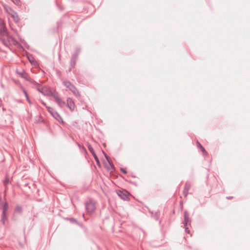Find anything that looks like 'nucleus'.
<instances>
[{"instance_id": "7c9ffc66", "label": "nucleus", "mask_w": 250, "mask_h": 250, "mask_svg": "<svg viewBox=\"0 0 250 250\" xmlns=\"http://www.w3.org/2000/svg\"><path fill=\"white\" fill-rule=\"evenodd\" d=\"M233 198L232 196H228V197H227V199H232Z\"/></svg>"}, {"instance_id": "c756f323", "label": "nucleus", "mask_w": 250, "mask_h": 250, "mask_svg": "<svg viewBox=\"0 0 250 250\" xmlns=\"http://www.w3.org/2000/svg\"><path fill=\"white\" fill-rule=\"evenodd\" d=\"M120 170H121V171L123 173H124V174H126L127 171H126V170H125V168H122H122H121Z\"/></svg>"}, {"instance_id": "6e6552de", "label": "nucleus", "mask_w": 250, "mask_h": 250, "mask_svg": "<svg viewBox=\"0 0 250 250\" xmlns=\"http://www.w3.org/2000/svg\"><path fill=\"white\" fill-rule=\"evenodd\" d=\"M8 33L3 21L0 20V38Z\"/></svg>"}, {"instance_id": "412c9836", "label": "nucleus", "mask_w": 250, "mask_h": 250, "mask_svg": "<svg viewBox=\"0 0 250 250\" xmlns=\"http://www.w3.org/2000/svg\"><path fill=\"white\" fill-rule=\"evenodd\" d=\"M23 93L24 94V95L26 97V99L27 100V101L28 102V103L29 104H31V102L28 97V94H27V92H26V91L25 90V89H23Z\"/></svg>"}, {"instance_id": "f3484780", "label": "nucleus", "mask_w": 250, "mask_h": 250, "mask_svg": "<svg viewBox=\"0 0 250 250\" xmlns=\"http://www.w3.org/2000/svg\"><path fill=\"white\" fill-rule=\"evenodd\" d=\"M56 102L58 103L60 107H62L65 104V102L62 101L61 98L57 99Z\"/></svg>"}, {"instance_id": "20e7f679", "label": "nucleus", "mask_w": 250, "mask_h": 250, "mask_svg": "<svg viewBox=\"0 0 250 250\" xmlns=\"http://www.w3.org/2000/svg\"><path fill=\"white\" fill-rule=\"evenodd\" d=\"M47 111L50 113V114L60 123L63 125L64 122L61 116L58 114V113L53 108L49 106H46Z\"/></svg>"}, {"instance_id": "ddd939ff", "label": "nucleus", "mask_w": 250, "mask_h": 250, "mask_svg": "<svg viewBox=\"0 0 250 250\" xmlns=\"http://www.w3.org/2000/svg\"><path fill=\"white\" fill-rule=\"evenodd\" d=\"M23 212V208L21 206L19 205H16L14 209V213L19 215H21Z\"/></svg>"}, {"instance_id": "7ed1b4c3", "label": "nucleus", "mask_w": 250, "mask_h": 250, "mask_svg": "<svg viewBox=\"0 0 250 250\" xmlns=\"http://www.w3.org/2000/svg\"><path fill=\"white\" fill-rule=\"evenodd\" d=\"M63 84L69 89L76 96H80V94L77 88L68 81H64L62 82Z\"/></svg>"}, {"instance_id": "4be33fe9", "label": "nucleus", "mask_w": 250, "mask_h": 250, "mask_svg": "<svg viewBox=\"0 0 250 250\" xmlns=\"http://www.w3.org/2000/svg\"><path fill=\"white\" fill-rule=\"evenodd\" d=\"M105 157L106 160H107V161L108 162V163L111 167V169L114 170L115 167H114V165H113V163L109 160V157L107 156H106V155H105Z\"/></svg>"}, {"instance_id": "6ab92c4d", "label": "nucleus", "mask_w": 250, "mask_h": 250, "mask_svg": "<svg viewBox=\"0 0 250 250\" xmlns=\"http://www.w3.org/2000/svg\"><path fill=\"white\" fill-rule=\"evenodd\" d=\"M10 179H9V177L6 175V178L5 179V180L3 181V185L5 186V187H6L7 186L8 184H9V183H10Z\"/></svg>"}, {"instance_id": "a211bd4d", "label": "nucleus", "mask_w": 250, "mask_h": 250, "mask_svg": "<svg viewBox=\"0 0 250 250\" xmlns=\"http://www.w3.org/2000/svg\"><path fill=\"white\" fill-rule=\"evenodd\" d=\"M50 96H53V98L55 99V101L57 100V99H59L60 97L59 96V94L57 92H52L51 90V94Z\"/></svg>"}, {"instance_id": "f8f14e48", "label": "nucleus", "mask_w": 250, "mask_h": 250, "mask_svg": "<svg viewBox=\"0 0 250 250\" xmlns=\"http://www.w3.org/2000/svg\"><path fill=\"white\" fill-rule=\"evenodd\" d=\"M67 106L69 108V109L72 111L74 110L75 108V104L72 99L70 98H68L67 99Z\"/></svg>"}, {"instance_id": "f03ea898", "label": "nucleus", "mask_w": 250, "mask_h": 250, "mask_svg": "<svg viewBox=\"0 0 250 250\" xmlns=\"http://www.w3.org/2000/svg\"><path fill=\"white\" fill-rule=\"evenodd\" d=\"M96 202L92 199H90L88 201L85 202L84 206L86 212L88 214L93 213L96 210Z\"/></svg>"}, {"instance_id": "0eeeda50", "label": "nucleus", "mask_w": 250, "mask_h": 250, "mask_svg": "<svg viewBox=\"0 0 250 250\" xmlns=\"http://www.w3.org/2000/svg\"><path fill=\"white\" fill-rule=\"evenodd\" d=\"M78 57V52H75L73 54L70 60V66L68 69V72H70L71 69L74 68L76 65V62Z\"/></svg>"}, {"instance_id": "cd10ccee", "label": "nucleus", "mask_w": 250, "mask_h": 250, "mask_svg": "<svg viewBox=\"0 0 250 250\" xmlns=\"http://www.w3.org/2000/svg\"><path fill=\"white\" fill-rule=\"evenodd\" d=\"M188 193V190H185L184 189L183 190V194L185 197H186Z\"/></svg>"}, {"instance_id": "c85d7f7f", "label": "nucleus", "mask_w": 250, "mask_h": 250, "mask_svg": "<svg viewBox=\"0 0 250 250\" xmlns=\"http://www.w3.org/2000/svg\"><path fill=\"white\" fill-rule=\"evenodd\" d=\"M28 60H29V61L32 64H34L35 62V61L34 60V59L32 58V59H30L29 57H28Z\"/></svg>"}, {"instance_id": "5701e85b", "label": "nucleus", "mask_w": 250, "mask_h": 250, "mask_svg": "<svg viewBox=\"0 0 250 250\" xmlns=\"http://www.w3.org/2000/svg\"><path fill=\"white\" fill-rule=\"evenodd\" d=\"M197 143H198V147H199V148L200 149L201 151L203 152V153H207V151L206 150H205V148L199 143L197 142Z\"/></svg>"}, {"instance_id": "4468645a", "label": "nucleus", "mask_w": 250, "mask_h": 250, "mask_svg": "<svg viewBox=\"0 0 250 250\" xmlns=\"http://www.w3.org/2000/svg\"><path fill=\"white\" fill-rule=\"evenodd\" d=\"M11 17L13 19L14 21L16 23L20 21V18L17 12H12V14L10 15Z\"/></svg>"}, {"instance_id": "2f4dec72", "label": "nucleus", "mask_w": 250, "mask_h": 250, "mask_svg": "<svg viewBox=\"0 0 250 250\" xmlns=\"http://www.w3.org/2000/svg\"><path fill=\"white\" fill-rule=\"evenodd\" d=\"M5 110H6V109H5L4 107H3V108H2V110H3V111H5Z\"/></svg>"}, {"instance_id": "1a4fd4ad", "label": "nucleus", "mask_w": 250, "mask_h": 250, "mask_svg": "<svg viewBox=\"0 0 250 250\" xmlns=\"http://www.w3.org/2000/svg\"><path fill=\"white\" fill-rule=\"evenodd\" d=\"M16 73L19 75L21 77L24 79L26 81L33 83V80L29 77L28 74L26 73L24 70H22L21 71H16Z\"/></svg>"}, {"instance_id": "f257e3e1", "label": "nucleus", "mask_w": 250, "mask_h": 250, "mask_svg": "<svg viewBox=\"0 0 250 250\" xmlns=\"http://www.w3.org/2000/svg\"><path fill=\"white\" fill-rule=\"evenodd\" d=\"M0 41L4 46L10 50H11L10 46L12 44L14 45L18 44V41L15 39L10 36L9 33L0 38Z\"/></svg>"}, {"instance_id": "bb28decb", "label": "nucleus", "mask_w": 250, "mask_h": 250, "mask_svg": "<svg viewBox=\"0 0 250 250\" xmlns=\"http://www.w3.org/2000/svg\"><path fill=\"white\" fill-rule=\"evenodd\" d=\"M69 220L72 223H76L77 222V220L73 218H70Z\"/></svg>"}, {"instance_id": "9b49d317", "label": "nucleus", "mask_w": 250, "mask_h": 250, "mask_svg": "<svg viewBox=\"0 0 250 250\" xmlns=\"http://www.w3.org/2000/svg\"><path fill=\"white\" fill-rule=\"evenodd\" d=\"M37 89L44 96H49L51 94V90L46 87L38 88Z\"/></svg>"}, {"instance_id": "a878e982", "label": "nucleus", "mask_w": 250, "mask_h": 250, "mask_svg": "<svg viewBox=\"0 0 250 250\" xmlns=\"http://www.w3.org/2000/svg\"><path fill=\"white\" fill-rule=\"evenodd\" d=\"M77 145H78V146L80 147V148H82V150H83L84 152H87L85 148L83 146H82L80 145L78 143H77Z\"/></svg>"}, {"instance_id": "2eb2a0df", "label": "nucleus", "mask_w": 250, "mask_h": 250, "mask_svg": "<svg viewBox=\"0 0 250 250\" xmlns=\"http://www.w3.org/2000/svg\"><path fill=\"white\" fill-rule=\"evenodd\" d=\"M118 194L122 199L124 200H127L129 199L128 195L123 191L120 190L118 193Z\"/></svg>"}, {"instance_id": "39448f33", "label": "nucleus", "mask_w": 250, "mask_h": 250, "mask_svg": "<svg viewBox=\"0 0 250 250\" xmlns=\"http://www.w3.org/2000/svg\"><path fill=\"white\" fill-rule=\"evenodd\" d=\"M184 225L185 226V231L187 233H189L188 227H190L191 225V219L189 218V214L187 210H185L184 212Z\"/></svg>"}, {"instance_id": "393cba45", "label": "nucleus", "mask_w": 250, "mask_h": 250, "mask_svg": "<svg viewBox=\"0 0 250 250\" xmlns=\"http://www.w3.org/2000/svg\"><path fill=\"white\" fill-rule=\"evenodd\" d=\"M159 214V211H157L155 213V215H154V218H155V220H157L158 219Z\"/></svg>"}, {"instance_id": "9d476101", "label": "nucleus", "mask_w": 250, "mask_h": 250, "mask_svg": "<svg viewBox=\"0 0 250 250\" xmlns=\"http://www.w3.org/2000/svg\"><path fill=\"white\" fill-rule=\"evenodd\" d=\"M87 147H88V150H89L90 153L92 154V155L94 157V159L96 161L97 164L100 165V161L98 159V156H97L96 154L95 153L92 146H91V145L90 144L88 143Z\"/></svg>"}, {"instance_id": "dca6fc26", "label": "nucleus", "mask_w": 250, "mask_h": 250, "mask_svg": "<svg viewBox=\"0 0 250 250\" xmlns=\"http://www.w3.org/2000/svg\"><path fill=\"white\" fill-rule=\"evenodd\" d=\"M191 187V184L190 182L187 181L186 182L185 187H184V190H188L189 191V189Z\"/></svg>"}, {"instance_id": "b1692460", "label": "nucleus", "mask_w": 250, "mask_h": 250, "mask_svg": "<svg viewBox=\"0 0 250 250\" xmlns=\"http://www.w3.org/2000/svg\"><path fill=\"white\" fill-rule=\"evenodd\" d=\"M11 0L17 5H21L20 0Z\"/></svg>"}, {"instance_id": "aec40b11", "label": "nucleus", "mask_w": 250, "mask_h": 250, "mask_svg": "<svg viewBox=\"0 0 250 250\" xmlns=\"http://www.w3.org/2000/svg\"><path fill=\"white\" fill-rule=\"evenodd\" d=\"M4 8L6 12H7V13L10 15L12 14V12H15V11L13 10L12 8H10V7H4Z\"/></svg>"}, {"instance_id": "423d86ee", "label": "nucleus", "mask_w": 250, "mask_h": 250, "mask_svg": "<svg viewBox=\"0 0 250 250\" xmlns=\"http://www.w3.org/2000/svg\"><path fill=\"white\" fill-rule=\"evenodd\" d=\"M9 209V205L7 202H4L2 207V212L1 214V221L4 224L5 221L7 219V212Z\"/></svg>"}]
</instances>
